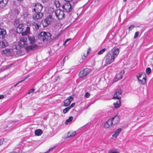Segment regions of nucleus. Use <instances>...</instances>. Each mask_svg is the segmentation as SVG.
<instances>
[{"label":"nucleus","mask_w":153,"mask_h":153,"mask_svg":"<svg viewBox=\"0 0 153 153\" xmlns=\"http://www.w3.org/2000/svg\"><path fill=\"white\" fill-rule=\"evenodd\" d=\"M119 49L117 47H114L107 53L104 59L105 62V66L110 64L114 61L115 59L119 53Z\"/></svg>","instance_id":"nucleus-1"},{"label":"nucleus","mask_w":153,"mask_h":153,"mask_svg":"<svg viewBox=\"0 0 153 153\" xmlns=\"http://www.w3.org/2000/svg\"><path fill=\"white\" fill-rule=\"evenodd\" d=\"M24 28V26L23 24H19L16 28V32L18 33H22V35L23 36L27 35L30 33V27L28 26L27 27L25 31L22 32Z\"/></svg>","instance_id":"nucleus-2"},{"label":"nucleus","mask_w":153,"mask_h":153,"mask_svg":"<svg viewBox=\"0 0 153 153\" xmlns=\"http://www.w3.org/2000/svg\"><path fill=\"white\" fill-rule=\"evenodd\" d=\"M51 36V34L48 32H42L38 34V38L40 40L45 42L50 39Z\"/></svg>","instance_id":"nucleus-3"},{"label":"nucleus","mask_w":153,"mask_h":153,"mask_svg":"<svg viewBox=\"0 0 153 153\" xmlns=\"http://www.w3.org/2000/svg\"><path fill=\"white\" fill-rule=\"evenodd\" d=\"M73 4H74L73 3ZM76 4H73V6L69 2H67L64 4L62 7L63 11L67 13L71 12L73 9L74 5Z\"/></svg>","instance_id":"nucleus-4"},{"label":"nucleus","mask_w":153,"mask_h":153,"mask_svg":"<svg viewBox=\"0 0 153 153\" xmlns=\"http://www.w3.org/2000/svg\"><path fill=\"white\" fill-rule=\"evenodd\" d=\"M53 17L51 15H49L44 20H42V23L44 27H47L50 24Z\"/></svg>","instance_id":"nucleus-5"},{"label":"nucleus","mask_w":153,"mask_h":153,"mask_svg":"<svg viewBox=\"0 0 153 153\" xmlns=\"http://www.w3.org/2000/svg\"><path fill=\"white\" fill-rule=\"evenodd\" d=\"M43 7L42 5L39 3H36L33 6V11L34 12H38V13H41V12Z\"/></svg>","instance_id":"nucleus-6"},{"label":"nucleus","mask_w":153,"mask_h":153,"mask_svg":"<svg viewBox=\"0 0 153 153\" xmlns=\"http://www.w3.org/2000/svg\"><path fill=\"white\" fill-rule=\"evenodd\" d=\"M55 14L57 19H62L65 16L63 11L60 9L56 10L55 12Z\"/></svg>","instance_id":"nucleus-7"},{"label":"nucleus","mask_w":153,"mask_h":153,"mask_svg":"<svg viewBox=\"0 0 153 153\" xmlns=\"http://www.w3.org/2000/svg\"><path fill=\"white\" fill-rule=\"evenodd\" d=\"M91 71V70L89 68H85L80 72L79 74V77L82 78L90 73Z\"/></svg>","instance_id":"nucleus-8"},{"label":"nucleus","mask_w":153,"mask_h":153,"mask_svg":"<svg viewBox=\"0 0 153 153\" xmlns=\"http://www.w3.org/2000/svg\"><path fill=\"white\" fill-rule=\"evenodd\" d=\"M27 39L26 37L22 38L19 42V45L21 47H23L25 45H27Z\"/></svg>","instance_id":"nucleus-9"},{"label":"nucleus","mask_w":153,"mask_h":153,"mask_svg":"<svg viewBox=\"0 0 153 153\" xmlns=\"http://www.w3.org/2000/svg\"><path fill=\"white\" fill-rule=\"evenodd\" d=\"M73 100V95L69 97L68 98L66 99L63 102V106H69Z\"/></svg>","instance_id":"nucleus-10"},{"label":"nucleus","mask_w":153,"mask_h":153,"mask_svg":"<svg viewBox=\"0 0 153 153\" xmlns=\"http://www.w3.org/2000/svg\"><path fill=\"white\" fill-rule=\"evenodd\" d=\"M112 122V123L113 125L119 123L120 120V117L119 116L116 115L110 119Z\"/></svg>","instance_id":"nucleus-11"},{"label":"nucleus","mask_w":153,"mask_h":153,"mask_svg":"<svg viewBox=\"0 0 153 153\" xmlns=\"http://www.w3.org/2000/svg\"><path fill=\"white\" fill-rule=\"evenodd\" d=\"M7 36V34L6 30L4 29L0 28V39L5 38Z\"/></svg>","instance_id":"nucleus-12"},{"label":"nucleus","mask_w":153,"mask_h":153,"mask_svg":"<svg viewBox=\"0 0 153 153\" xmlns=\"http://www.w3.org/2000/svg\"><path fill=\"white\" fill-rule=\"evenodd\" d=\"M121 91L120 89L117 90L115 92L113 99H120L121 98Z\"/></svg>","instance_id":"nucleus-13"},{"label":"nucleus","mask_w":153,"mask_h":153,"mask_svg":"<svg viewBox=\"0 0 153 153\" xmlns=\"http://www.w3.org/2000/svg\"><path fill=\"white\" fill-rule=\"evenodd\" d=\"M33 15V18L34 19H38L41 18L43 16V14L42 13L34 12Z\"/></svg>","instance_id":"nucleus-14"},{"label":"nucleus","mask_w":153,"mask_h":153,"mask_svg":"<svg viewBox=\"0 0 153 153\" xmlns=\"http://www.w3.org/2000/svg\"><path fill=\"white\" fill-rule=\"evenodd\" d=\"M113 125L111 120L109 119L105 123L104 127L105 128H108L111 127Z\"/></svg>","instance_id":"nucleus-15"},{"label":"nucleus","mask_w":153,"mask_h":153,"mask_svg":"<svg viewBox=\"0 0 153 153\" xmlns=\"http://www.w3.org/2000/svg\"><path fill=\"white\" fill-rule=\"evenodd\" d=\"M37 45L33 44L31 45L28 46L26 47V50L27 51H30V50H34L37 49Z\"/></svg>","instance_id":"nucleus-16"},{"label":"nucleus","mask_w":153,"mask_h":153,"mask_svg":"<svg viewBox=\"0 0 153 153\" xmlns=\"http://www.w3.org/2000/svg\"><path fill=\"white\" fill-rule=\"evenodd\" d=\"M28 41L30 44L34 43L35 42L34 36L32 35H29L28 36Z\"/></svg>","instance_id":"nucleus-17"},{"label":"nucleus","mask_w":153,"mask_h":153,"mask_svg":"<svg viewBox=\"0 0 153 153\" xmlns=\"http://www.w3.org/2000/svg\"><path fill=\"white\" fill-rule=\"evenodd\" d=\"M8 0H0V8H3L7 5Z\"/></svg>","instance_id":"nucleus-18"},{"label":"nucleus","mask_w":153,"mask_h":153,"mask_svg":"<svg viewBox=\"0 0 153 153\" xmlns=\"http://www.w3.org/2000/svg\"><path fill=\"white\" fill-rule=\"evenodd\" d=\"M122 129L121 128H119L116 130L114 134L112 135V137L115 138H116L121 132Z\"/></svg>","instance_id":"nucleus-19"},{"label":"nucleus","mask_w":153,"mask_h":153,"mask_svg":"<svg viewBox=\"0 0 153 153\" xmlns=\"http://www.w3.org/2000/svg\"><path fill=\"white\" fill-rule=\"evenodd\" d=\"M8 45V43L5 40L0 42V48H4Z\"/></svg>","instance_id":"nucleus-20"},{"label":"nucleus","mask_w":153,"mask_h":153,"mask_svg":"<svg viewBox=\"0 0 153 153\" xmlns=\"http://www.w3.org/2000/svg\"><path fill=\"white\" fill-rule=\"evenodd\" d=\"M138 81L140 84L144 85L145 84L146 82V76L145 75V76L143 77L142 79H140L138 80Z\"/></svg>","instance_id":"nucleus-21"},{"label":"nucleus","mask_w":153,"mask_h":153,"mask_svg":"<svg viewBox=\"0 0 153 153\" xmlns=\"http://www.w3.org/2000/svg\"><path fill=\"white\" fill-rule=\"evenodd\" d=\"M41 23L39 22L38 23L34 22L33 24V28L36 30L39 29L40 27Z\"/></svg>","instance_id":"nucleus-22"},{"label":"nucleus","mask_w":153,"mask_h":153,"mask_svg":"<svg viewBox=\"0 0 153 153\" xmlns=\"http://www.w3.org/2000/svg\"><path fill=\"white\" fill-rule=\"evenodd\" d=\"M114 105L115 108H119L120 106V101L119 99H118L116 102L114 103Z\"/></svg>","instance_id":"nucleus-23"},{"label":"nucleus","mask_w":153,"mask_h":153,"mask_svg":"<svg viewBox=\"0 0 153 153\" xmlns=\"http://www.w3.org/2000/svg\"><path fill=\"white\" fill-rule=\"evenodd\" d=\"M76 134L75 131L74 132H69L68 133L67 136V137L69 138L70 137H72L74 136Z\"/></svg>","instance_id":"nucleus-24"},{"label":"nucleus","mask_w":153,"mask_h":153,"mask_svg":"<svg viewBox=\"0 0 153 153\" xmlns=\"http://www.w3.org/2000/svg\"><path fill=\"white\" fill-rule=\"evenodd\" d=\"M73 118L72 117H70L69 118L67 119L65 122V125H67L68 124L70 123L72 120H73Z\"/></svg>","instance_id":"nucleus-25"},{"label":"nucleus","mask_w":153,"mask_h":153,"mask_svg":"<svg viewBox=\"0 0 153 153\" xmlns=\"http://www.w3.org/2000/svg\"><path fill=\"white\" fill-rule=\"evenodd\" d=\"M35 134L37 136H40L42 133V131L41 129L36 130L35 131Z\"/></svg>","instance_id":"nucleus-26"},{"label":"nucleus","mask_w":153,"mask_h":153,"mask_svg":"<svg viewBox=\"0 0 153 153\" xmlns=\"http://www.w3.org/2000/svg\"><path fill=\"white\" fill-rule=\"evenodd\" d=\"M124 73V72L122 73L120 72L118 74H117L116 76L118 78V79H121L123 77V74Z\"/></svg>","instance_id":"nucleus-27"},{"label":"nucleus","mask_w":153,"mask_h":153,"mask_svg":"<svg viewBox=\"0 0 153 153\" xmlns=\"http://www.w3.org/2000/svg\"><path fill=\"white\" fill-rule=\"evenodd\" d=\"M28 14V12L27 11H25L23 12V16L24 19H26L27 17Z\"/></svg>","instance_id":"nucleus-28"},{"label":"nucleus","mask_w":153,"mask_h":153,"mask_svg":"<svg viewBox=\"0 0 153 153\" xmlns=\"http://www.w3.org/2000/svg\"><path fill=\"white\" fill-rule=\"evenodd\" d=\"M54 3L56 7L58 8L60 6V3L58 0H55L54 1Z\"/></svg>","instance_id":"nucleus-29"},{"label":"nucleus","mask_w":153,"mask_h":153,"mask_svg":"<svg viewBox=\"0 0 153 153\" xmlns=\"http://www.w3.org/2000/svg\"><path fill=\"white\" fill-rule=\"evenodd\" d=\"M143 72H141L138 73L137 75V78L138 80L140 79V78L141 77L142 75L143 74Z\"/></svg>","instance_id":"nucleus-30"},{"label":"nucleus","mask_w":153,"mask_h":153,"mask_svg":"<svg viewBox=\"0 0 153 153\" xmlns=\"http://www.w3.org/2000/svg\"><path fill=\"white\" fill-rule=\"evenodd\" d=\"M106 50V49L105 48H104L100 51L98 52L97 53L98 55H101Z\"/></svg>","instance_id":"nucleus-31"},{"label":"nucleus","mask_w":153,"mask_h":153,"mask_svg":"<svg viewBox=\"0 0 153 153\" xmlns=\"http://www.w3.org/2000/svg\"><path fill=\"white\" fill-rule=\"evenodd\" d=\"M151 72V69L149 68L148 67L146 69V72L147 74L149 75Z\"/></svg>","instance_id":"nucleus-32"},{"label":"nucleus","mask_w":153,"mask_h":153,"mask_svg":"<svg viewBox=\"0 0 153 153\" xmlns=\"http://www.w3.org/2000/svg\"><path fill=\"white\" fill-rule=\"evenodd\" d=\"M70 109V108L68 107L66 108L65 109L63 110V113L64 114H65L67 113L69 111Z\"/></svg>","instance_id":"nucleus-33"},{"label":"nucleus","mask_w":153,"mask_h":153,"mask_svg":"<svg viewBox=\"0 0 153 153\" xmlns=\"http://www.w3.org/2000/svg\"><path fill=\"white\" fill-rule=\"evenodd\" d=\"M90 95L91 94L89 93L86 92L85 94L84 97L85 98H88L90 97Z\"/></svg>","instance_id":"nucleus-34"},{"label":"nucleus","mask_w":153,"mask_h":153,"mask_svg":"<svg viewBox=\"0 0 153 153\" xmlns=\"http://www.w3.org/2000/svg\"><path fill=\"white\" fill-rule=\"evenodd\" d=\"M88 53V51H87V53L86 54H84L83 56L82 57V59H85V58H86V57L87 56Z\"/></svg>","instance_id":"nucleus-35"},{"label":"nucleus","mask_w":153,"mask_h":153,"mask_svg":"<svg viewBox=\"0 0 153 153\" xmlns=\"http://www.w3.org/2000/svg\"><path fill=\"white\" fill-rule=\"evenodd\" d=\"M139 34V31L136 32L135 34L134 38L136 39L138 36Z\"/></svg>","instance_id":"nucleus-36"},{"label":"nucleus","mask_w":153,"mask_h":153,"mask_svg":"<svg viewBox=\"0 0 153 153\" xmlns=\"http://www.w3.org/2000/svg\"><path fill=\"white\" fill-rule=\"evenodd\" d=\"M134 27V25H131L128 27V30H131Z\"/></svg>","instance_id":"nucleus-37"},{"label":"nucleus","mask_w":153,"mask_h":153,"mask_svg":"<svg viewBox=\"0 0 153 153\" xmlns=\"http://www.w3.org/2000/svg\"><path fill=\"white\" fill-rule=\"evenodd\" d=\"M71 40V39H67L63 43V45L64 46H66V43L68 42L69 41Z\"/></svg>","instance_id":"nucleus-38"},{"label":"nucleus","mask_w":153,"mask_h":153,"mask_svg":"<svg viewBox=\"0 0 153 153\" xmlns=\"http://www.w3.org/2000/svg\"><path fill=\"white\" fill-rule=\"evenodd\" d=\"M55 147H56V146H54V147H53L51 148L48 150L47 152H45V153H47L49 151H51L53 150Z\"/></svg>","instance_id":"nucleus-39"},{"label":"nucleus","mask_w":153,"mask_h":153,"mask_svg":"<svg viewBox=\"0 0 153 153\" xmlns=\"http://www.w3.org/2000/svg\"><path fill=\"white\" fill-rule=\"evenodd\" d=\"M65 1H68V2L70 1H71L72 0H64ZM73 3H74V4L75 3L76 4L77 2H76V1L75 0H73Z\"/></svg>","instance_id":"nucleus-40"},{"label":"nucleus","mask_w":153,"mask_h":153,"mask_svg":"<svg viewBox=\"0 0 153 153\" xmlns=\"http://www.w3.org/2000/svg\"><path fill=\"white\" fill-rule=\"evenodd\" d=\"M34 89H32L30 90V91L28 92V94H30V93H32L34 92Z\"/></svg>","instance_id":"nucleus-41"},{"label":"nucleus","mask_w":153,"mask_h":153,"mask_svg":"<svg viewBox=\"0 0 153 153\" xmlns=\"http://www.w3.org/2000/svg\"><path fill=\"white\" fill-rule=\"evenodd\" d=\"M9 49L5 50L3 51V52L4 54H6L7 52H10Z\"/></svg>","instance_id":"nucleus-42"},{"label":"nucleus","mask_w":153,"mask_h":153,"mask_svg":"<svg viewBox=\"0 0 153 153\" xmlns=\"http://www.w3.org/2000/svg\"><path fill=\"white\" fill-rule=\"evenodd\" d=\"M75 105V103H74V102L72 103L69 107L71 109V108H73Z\"/></svg>","instance_id":"nucleus-43"},{"label":"nucleus","mask_w":153,"mask_h":153,"mask_svg":"<svg viewBox=\"0 0 153 153\" xmlns=\"http://www.w3.org/2000/svg\"><path fill=\"white\" fill-rule=\"evenodd\" d=\"M55 79V81H57L59 80L60 79V78L59 76H58L56 77Z\"/></svg>","instance_id":"nucleus-44"},{"label":"nucleus","mask_w":153,"mask_h":153,"mask_svg":"<svg viewBox=\"0 0 153 153\" xmlns=\"http://www.w3.org/2000/svg\"><path fill=\"white\" fill-rule=\"evenodd\" d=\"M4 139H2L0 140V145H1L3 143Z\"/></svg>","instance_id":"nucleus-45"},{"label":"nucleus","mask_w":153,"mask_h":153,"mask_svg":"<svg viewBox=\"0 0 153 153\" xmlns=\"http://www.w3.org/2000/svg\"><path fill=\"white\" fill-rule=\"evenodd\" d=\"M109 153H119V152L117 151L116 150L114 151L111 152Z\"/></svg>","instance_id":"nucleus-46"},{"label":"nucleus","mask_w":153,"mask_h":153,"mask_svg":"<svg viewBox=\"0 0 153 153\" xmlns=\"http://www.w3.org/2000/svg\"><path fill=\"white\" fill-rule=\"evenodd\" d=\"M23 81V80H22V81H21L19 82L18 83H16V84H15L14 85V87H16L17 85L19 84V83H20V82H22Z\"/></svg>","instance_id":"nucleus-47"},{"label":"nucleus","mask_w":153,"mask_h":153,"mask_svg":"<svg viewBox=\"0 0 153 153\" xmlns=\"http://www.w3.org/2000/svg\"><path fill=\"white\" fill-rule=\"evenodd\" d=\"M119 79H118L117 78L116 76L115 78H114V82H116L118 81V80Z\"/></svg>","instance_id":"nucleus-48"},{"label":"nucleus","mask_w":153,"mask_h":153,"mask_svg":"<svg viewBox=\"0 0 153 153\" xmlns=\"http://www.w3.org/2000/svg\"><path fill=\"white\" fill-rule=\"evenodd\" d=\"M4 97V96L3 95H0V99H3Z\"/></svg>","instance_id":"nucleus-49"},{"label":"nucleus","mask_w":153,"mask_h":153,"mask_svg":"<svg viewBox=\"0 0 153 153\" xmlns=\"http://www.w3.org/2000/svg\"><path fill=\"white\" fill-rule=\"evenodd\" d=\"M9 153H18L17 152H10Z\"/></svg>","instance_id":"nucleus-50"},{"label":"nucleus","mask_w":153,"mask_h":153,"mask_svg":"<svg viewBox=\"0 0 153 153\" xmlns=\"http://www.w3.org/2000/svg\"><path fill=\"white\" fill-rule=\"evenodd\" d=\"M126 1H127V0H123V1L126 2Z\"/></svg>","instance_id":"nucleus-51"},{"label":"nucleus","mask_w":153,"mask_h":153,"mask_svg":"<svg viewBox=\"0 0 153 153\" xmlns=\"http://www.w3.org/2000/svg\"><path fill=\"white\" fill-rule=\"evenodd\" d=\"M152 59H153V56H152Z\"/></svg>","instance_id":"nucleus-52"}]
</instances>
